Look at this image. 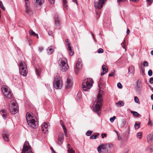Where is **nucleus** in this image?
Instances as JSON below:
<instances>
[{"mask_svg":"<svg viewBox=\"0 0 153 153\" xmlns=\"http://www.w3.org/2000/svg\"><path fill=\"white\" fill-rule=\"evenodd\" d=\"M54 51V49L53 46H50L48 47L47 49V53L48 54L50 55L53 53Z\"/></svg>","mask_w":153,"mask_h":153,"instance_id":"5701e85b","label":"nucleus"},{"mask_svg":"<svg viewBox=\"0 0 153 153\" xmlns=\"http://www.w3.org/2000/svg\"><path fill=\"white\" fill-rule=\"evenodd\" d=\"M72 85V83L71 81V79L69 78H68L66 84V88L67 89L69 88H70Z\"/></svg>","mask_w":153,"mask_h":153,"instance_id":"a211bd4d","label":"nucleus"},{"mask_svg":"<svg viewBox=\"0 0 153 153\" xmlns=\"http://www.w3.org/2000/svg\"><path fill=\"white\" fill-rule=\"evenodd\" d=\"M152 70H149V71L148 72V74L149 76H151L152 75Z\"/></svg>","mask_w":153,"mask_h":153,"instance_id":"09e8293b","label":"nucleus"},{"mask_svg":"<svg viewBox=\"0 0 153 153\" xmlns=\"http://www.w3.org/2000/svg\"><path fill=\"white\" fill-rule=\"evenodd\" d=\"M3 5L2 2L0 1V7H1V6H2Z\"/></svg>","mask_w":153,"mask_h":153,"instance_id":"e2e57ef3","label":"nucleus"},{"mask_svg":"<svg viewBox=\"0 0 153 153\" xmlns=\"http://www.w3.org/2000/svg\"><path fill=\"white\" fill-rule=\"evenodd\" d=\"M104 52V51L101 48H100L98 49L97 51V53H103Z\"/></svg>","mask_w":153,"mask_h":153,"instance_id":"37998d69","label":"nucleus"},{"mask_svg":"<svg viewBox=\"0 0 153 153\" xmlns=\"http://www.w3.org/2000/svg\"><path fill=\"white\" fill-rule=\"evenodd\" d=\"M9 109L12 114H15L18 111V107L15 100H11L9 104Z\"/></svg>","mask_w":153,"mask_h":153,"instance_id":"20e7f679","label":"nucleus"},{"mask_svg":"<svg viewBox=\"0 0 153 153\" xmlns=\"http://www.w3.org/2000/svg\"><path fill=\"white\" fill-rule=\"evenodd\" d=\"M4 140L6 141L7 142L9 140V136L8 132L4 130L2 134Z\"/></svg>","mask_w":153,"mask_h":153,"instance_id":"4468645a","label":"nucleus"},{"mask_svg":"<svg viewBox=\"0 0 153 153\" xmlns=\"http://www.w3.org/2000/svg\"><path fill=\"white\" fill-rule=\"evenodd\" d=\"M19 72H22V70H24L25 68H27V66L25 63L24 62H19Z\"/></svg>","mask_w":153,"mask_h":153,"instance_id":"2eb2a0df","label":"nucleus"},{"mask_svg":"<svg viewBox=\"0 0 153 153\" xmlns=\"http://www.w3.org/2000/svg\"><path fill=\"white\" fill-rule=\"evenodd\" d=\"M1 113H2V117L4 119H5L7 117V114L6 113L5 110L4 109L1 110Z\"/></svg>","mask_w":153,"mask_h":153,"instance_id":"c85d7f7f","label":"nucleus"},{"mask_svg":"<svg viewBox=\"0 0 153 153\" xmlns=\"http://www.w3.org/2000/svg\"><path fill=\"white\" fill-rule=\"evenodd\" d=\"M149 82L151 84L153 83V77H152L150 78Z\"/></svg>","mask_w":153,"mask_h":153,"instance_id":"8fccbe9b","label":"nucleus"},{"mask_svg":"<svg viewBox=\"0 0 153 153\" xmlns=\"http://www.w3.org/2000/svg\"><path fill=\"white\" fill-rule=\"evenodd\" d=\"M115 70H114L113 71H112L111 73H110L109 74L108 76H114V73Z\"/></svg>","mask_w":153,"mask_h":153,"instance_id":"a19ab883","label":"nucleus"},{"mask_svg":"<svg viewBox=\"0 0 153 153\" xmlns=\"http://www.w3.org/2000/svg\"><path fill=\"white\" fill-rule=\"evenodd\" d=\"M82 66V60L81 59H79L76 64L75 68V72L76 74H77L78 71L81 68Z\"/></svg>","mask_w":153,"mask_h":153,"instance_id":"1a4fd4ad","label":"nucleus"},{"mask_svg":"<svg viewBox=\"0 0 153 153\" xmlns=\"http://www.w3.org/2000/svg\"><path fill=\"white\" fill-rule=\"evenodd\" d=\"M61 125H62V127L63 130L64 131V132L65 133V134H66V128H65V127L64 125H62L61 124Z\"/></svg>","mask_w":153,"mask_h":153,"instance_id":"de8ad7c7","label":"nucleus"},{"mask_svg":"<svg viewBox=\"0 0 153 153\" xmlns=\"http://www.w3.org/2000/svg\"><path fill=\"white\" fill-rule=\"evenodd\" d=\"M151 54L152 55H153V51H151Z\"/></svg>","mask_w":153,"mask_h":153,"instance_id":"774afa93","label":"nucleus"},{"mask_svg":"<svg viewBox=\"0 0 153 153\" xmlns=\"http://www.w3.org/2000/svg\"><path fill=\"white\" fill-rule=\"evenodd\" d=\"M134 72V67L133 66H130L128 68V73L131 74L133 73Z\"/></svg>","mask_w":153,"mask_h":153,"instance_id":"412c9836","label":"nucleus"},{"mask_svg":"<svg viewBox=\"0 0 153 153\" xmlns=\"http://www.w3.org/2000/svg\"><path fill=\"white\" fill-rule=\"evenodd\" d=\"M67 62V60L65 58H60L59 60L58 64L62 71H65L68 69L69 66Z\"/></svg>","mask_w":153,"mask_h":153,"instance_id":"7ed1b4c3","label":"nucleus"},{"mask_svg":"<svg viewBox=\"0 0 153 153\" xmlns=\"http://www.w3.org/2000/svg\"><path fill=\"white\" fill-rule=\"evenodd\" d=\"M130 30H129V29H127V35H128L129 34V33H130Z\"/></svg>","mask_w":153,"mask_h":153,"instance_id":"6e6d98bb","label":"nucleus"},{"mask_svg":"<svg viewBox=\"0 0 153 153\" xmlns=\"http://www.w3.org/2000/svg\"><path fill=\"white\" fill-rule=\"evenodd\" d=\"M64 134L62 132H60L59 133L57 141V143L59 145H60L62 143L64 139Z\"/></svg>","mask_w":153,"mask_h":153,"instance_id":"f8f14e48","label":"nucleus"},{"mask_svg":"<svg viewBox=\"0 0 153 153\" xmlns=\"http://www.w3.org/2000/svg\"><path fill=\"white\" fill-rule=\"evenodd\" d=\"M52 33L51 31H49L48 32L49 35L50 36H52Z\"/></svg>","mask_w":153,"mask_h":153,"instance_id":"4d7b16f0","label":"nucleus"},{"mask_svg":"<svg viewBox=\"0 0 153 153\" xmlns=\"http://www.w3.org/2000/svg\"><path fill=\"white\" fill-rule=\"evenodd\" d=\"M102 145H101L99 146L97 148V150L99 152V153H102L101 149H102Z\"/></svg>","mask_w":153,"mask_h":153,"instance_id":"e433bc0d","label":"nucleus"},{"mask_svg":"<svg viewBox=\"0 0 153 153\" xmlns=\"http://www.w3.org/2000/svg\"><path fill=\"white\" fill-rule=\"evenodd\" d=\"M31 112H28L26 114V118L27 121L31 120L33 117V116L31 114Z\"/></svg>","mask_w":153,"mask_h":153,"instance_id":"6ab92c4d","label":"nucleus"},{"mask_svg":"<svg viewBox=\"0 0 153 153\" xmlns=\"http://www.w3.org/2000/svg\"><path fill=\"white\" fill-rule=\"evenodd\" d=\"M0 7H1L3 10H5V9L3 5H2V6H1Z\"/></svg>","mask_w":153,"mask_h":153,"instance_id":"bf43d9fd","label":"nucleus"},{"mask_svg":"<svg viewBox=\"0 0 153 153\" xmlns=\"http://www.w3.org/2000/svg\"><path fill=\"white\" fill-rule=\"evenodd\" d=\"M126 44V41L125 40H124L123 41L122 43L121 44V45L123 47V48L125 49V51H126V49L125 48V45Z\"/></svg>","mask_w":153,"mask_h":153,"instance_id":"58836bf2","label":"nucleus"},{"mask_svg":"<svg viewBox=\"0 0 153 153\" xmlns=\"http://www.w3.org/2000/svg\"><path fill=\"white\" fill-rule=\"evenodd\" d=\"M94 81L91 78H88L85 79L82 85V88L84 91H87L92 86Z\"/></svg>","mask_w":153,"mask_h":153,"instance_id":"f03ea898","label":"nucleus"},{"mask_svg":"<svg viewBox=\"0 0 153 153\" xmlns=\"http://www.w3.org/2000/svg\"><path fill=\"white\" fill-rule=\"evenodd\" d=\"M149 86L151 90L152 91H153V88L152 87L149 85Z\"/></svg>","mask_w":153,"mask_h":153,"instance_id":"13d9d810","label":"nucleus"},{"mask_svg":"<svg viewBox=\"0 0 153 153\" xmlns=\"http://www.w3.org/2000/svg\"><path fill=\"white\" fill-rule=\"evenodd\" d=\"M43 50V48L42 47H40L39 48V50L41 51Z\"/></svg>","mask_w":153,"mask_h":153,"instance_id":"680f3d73","label":"nucleus"},{"mask_svg":"<svg viewBox=\"0 0 153 153\" xmlns=\"http://www.w3.org/2000/svg\"><path fill=\"white\" fill-rule=\"evenodd\" d=\"M143 65L144 66H147V67L148 65V63L146 61H144V63H143Z\"/></svg>","mask_w":153,"mask_h":153,"instance_id":"3c124183","label":"nucleus"},{"mask_svg":"<svg viewBox=\"0 0 153 153\" xmlns=\"http://www.w3.org/2000/svg\"><path fill=\"white\" fill-rule=\"evenodd\" d=\"M36 72L38 76H39L40 75V72L41 71L40 69H38L37 68H36Z\"/></svg>","mask_w":153,"mask_h":153,"instance_id":"79ce46f5","label":"nucleus"},{"mask_svg":"<svg viewBox=\"0 0 153 153\" xmlns=\"http://www.w3.org/2000/svg\"><path fill=\"white\" fill-rule=\"evenodd\" d=\"M151 99L153 100V94H152L151 96Z\"/></svg>","mask_w":153,"mask_h":153,"instance_id":"338daca9","label":"nucleus"},{"mask_svg":"<svg viewBox=\"0 0 153 153\" xmlns=\"http://www.w3.org/2000/svg\"><path fill=\"white\" fill-rule=\"evenodd\" d=\"M131 112L134 116H138L139 115V114L137 112L131 111Z\"/></svg>","mask_w":153,"mask_h":153,"instance_id":"4c0bfd02","label":"nucleus"},{"mask_svg":"<svg viewBox=\"0 0 153 153\" xmlns=\"http://www.w3.org/2000/svg\"><path fill=\"white\" fill-rule=\"evenodd\" d=\"M98 86L99 88V93L97 96V102H94L93 104V111L98 114L100 113L101 110L102 108V102L103 101V100L102 99V95L101 94L103 91L100 89L103 87L104 86V84L100 81L98 84Z\"/></svg>","mask_w":153,"mask_h":153,"instance_id":"f257e3e1","label":"nucleus"},{"mask_svg":"<svg viewBox=\"0 0 153 153\" xmlns=\"http://www.w3.org/2000/svg\"><path fill=\"white\" fill-rule=\"evenodd\" d=\"M48 123H44L42 125V130L44 133H47L48 131Z\"/></svg>","mask_w":153,"mask_h":153,"instance_id":"ddd939ff","label":"nucleus"},{"mask_svg":"<svg viewBox=\"0 0 153 153\" xmlns=\"http://www.w3.org/2000/svg\"><path fill=\"white\" fill-rule=\"evenodd\" d=\"M102 68L103 72L105 73H107L108 72V70L107 67L105 65H103L102 66Z\"/></svg>","mask_w":153,"mask_h":153,"instance_id":"7c9ffc66","label":"nucleus"},{"mask_svg":"<svg viewBox=\"0 0 153 153\" xmlns=\"http://www.w3.org/2000/svg\"><path fill=\"white\" fill-rule=\"evenodd\" d=\"M117 86L118 88L120 89L122 88L123 87L122 85L120 82L118 83L117 84Z\"/></svg>","mask_w":153,"mask_h":153,"instance_id":"c03bdc74","label":"nucleus"},{"mask_svg":"<svg viewBox=\"0 0 153 153\" xmlns=\"http://www.w3.org/2000/svg\"><path fill=\"white\" fill-rule=\"evenodd\" d=\"M63 6L66 9H68V6L67 5V1L66 0H62Z\"/></svg>","mask_w":153,"mask_h":153,"instance_id":"c756f323","label":"nucleus"},{"mask_svg":"<svg viewBox=\"0 0 153 153\" xmlns=\"http://www.w3.org/2000/svg\"><path fill=\"white\" fill-rule=\"evenodd\" d=\"M106 0H98L97 1L94 2V6L95 8L99 10V12H97L98 15H100V10L102 7L103 4Z\"/></svg>","mask_w":153,"mask_h":153,"instance_id":"0eeeda50","label":"nucleus"},{"mask_svg":"<svg viewBox=\"0 0 153 153\" xmlns=\"http://www.w3.org/2000/svg\"><path fill=\"white\" fill-rule=\"evenodd\" d=\"M29 34L30 36H37V38H39L38 35L33 30H29Z\"/></svg>","mask_w":153,"mask_h":153,"instance_id":"a878e982","label":"nucleus"},{"mask_svg":"<svg viewBox=\"0 0 153 153\" xmlns=\"http://www.w3.org/2000/svg\"><path fill=\"white\" fill-rule=\"evenodd\" d=\"M25 2L26 12L29 15H31V11L30 7L29 1V0H25Z\"/></svg>","mask_w":153,"mask_h":153,"instance_id":"9b49d317","label":"nucleus"},{"mask_svg":"<svg viewBox=\"0 0 153 153\" xmlns=\"http://www.w3.org/2000/svg\"><path fill=\"white\" fill-rule=\"evenodd\" d=\"M104 146V144L102 145V150L105 153H108L110 151V149L106 147L105 146Z\"/></svg>","mask_w":153,"mask_h":153,"instance_id":"cd10ccee","label":"nucleus"},{"mask_svg":"<svg viewBox=\"0 0 153 153\" xmlns=\"http://www.w3.org/2000/svg\"><path fill=\"white\" fill-rule=\"evenodd\" d=\"M142 85L141 82L138 80L137 83V86L135 87V89L137 92L140 91L142 89Z\"/></svg>","mask_w":153,"mask_h":153,"instance_id":"f3484780","label":"nucleus"},{"mask_svg":"<svg viewBox=\"0 0 153 153\" xmlns=\"http://www.w3.org/2000/svg\"><path fill=\"white\" fill-rule=\"evenodd\" d=\"M54 19L56 24L57 26H59L60 24V20L58 16L57 15H56L55 16Z\"/></svg>","mask_w":153,"mask_h":153,"instance_id":"aec40b11","label":"nucleus"},{"mask_svg":"<svg viewBox=\"0 0 153 153\" xmlns=\"http://www.w3.org/2000/svg\"><path fill=\"white\" fill-rule=\"evenodd\" d=\"M116 118L115 116H114L113 117L110 118V120L111 122H113Z\"/></svg>","mask_w":153,"mask_h":153,"instance_id":"a18cd8bd","label":"nucleus"},{"mask_svg":"<svg viewBox=\"0 0 153 153\" xmlns=\"http://www.w3.org/2000/svg\"><path fill=\"white\" fill-rule=\"evenodd\" d=\"M27 123L29 126L33 128H36L38 126V123L34 119H32L30 120L27 121Z\"/></svg>","mask_w":153,"mask_h":153,"instance_id":"6e6552de","label":"nucleus"},{"mask_svg":"<svg viewBox=\"0 0 153 153\" xmlns=\"http://www.w3.org/2000/svg\"><path fill=\"white\" fill-rule=\"evenodd\" d=\"M113 145L111 143H108V144H104L103 146H105L106 147H107L108 149H110L111 148H112L113 147Z\"/></svg>","mask_w":153,"mask_h":153,"instance_id":"473e14b6","label":"nucleus"},{"mask_svg":"<svg viewBox=\"0 0 153 153\" xmlns=\"http://www.w3.org/2000/svg\"><path fill=\"white\" fill-rule=\"evenodd\" d=\"M153 138V135L152 134H149L147 137V140L148 142L151 143L152 142V138Z\"/></svg>","mask_w":153,"mask_h":153,"instance_id":"b1692460","label":"nucleus"},{"mask_svg":"<svg viewBox=\"0 0 153 153\" xmlns=\"http://www.w3.org/2000/svg\"><path fill=\"white\" fill-rule=\"evenodd\" d=\"M134 100L135 102L139 104L140 103L139 100L137 97H134Z\"/></svg>","mask_w":153,"mask_h":153,"instance_id":"f704fd0d","label":"nucleus"},{"mask_svg":"<svg viewBox=\"0 0 153 153\" xmlns=\"http://www.w3.org/2000/svg\"><path fill=\"white\" fill-rule=\"evenodd\" d=\"M62 85V80L60 77L57 76L54 79L53 82V86L56 89L61 88Z\"/></svg>","mask_w":153,"mask_h":153,"instance_id":"423d86ee","label":"nucleus"},{"mask_svg":"<svg viewBox=\"0 0 153 153\" xmlns=\"http://www.w3.org/2000/svg\"><path fill=\"white\" fill-rule=\"evenodd\" d=\"M148 150L150 152H152L153 151V149H152V148H148Z\"/></svg>","mask_w":153,"mask_h":153,"instance_id":"5fc2aeb1","label":"nucleus"},{"mask_svg":"<svg viewBox=\"0 0 153 153\" xmlns=\"http://www.w3.org/2000/svg\"><path fill=\"white\" fill-rule=\"evenodd\" d=\"M118 2H123L126 1V0H118Z\"/></svg>","mask_w":153,"mask_h":153,"instance_id":"69168bd1","label":"nucleus"},{"mask_svg":"<svg viewBox=\"0 0 153 153\" xmlns=\"http://www.w3.org/2000/svg\"><path fill=\"white\" fill-rule=\"evenodd\" d=\"M22 73L19 72L20 74L23 76H25L27 73V68H25V69H24V70H22Z\"/></svg>","mask_w":153,"mask_h":153,"instance_id":"393cba45","label":"nucleus"},{"mask_svg":"<svg viewBox=\"0 0 153 153\" xmlns=\"http://www.w3.org/2000/svg\"><path fill=\"white\" fill-rule=\"evenodd\" d=\"M1 91L4 96L6 98L11 99L13 94L9 88L6 85H4L1 87Z\"/></svg>","mask_w":153,"mask_h":153,"instance_id":"39448f33","label":"nucleus"},{"mask_svg":"<svg viewBox=\"0 0 153 153\" xmlns=\"http://www.w3.org/2000/svg\"><path fill=\"white\" fill-rule=\"evenodd\" d=\"M117 105L119 106L120 107L123 106L124 105V103L123 101H119L117 103H116Z\"/></svg>","mask_w":153,"mask_h":153,"instance_id":"2f4dec72","label":"nucleus"},{"mask_svg":"<svg viewBox=\"0 0 153 153\" xmlns=\"http://www.w3.org/2000/svg\"><path fill=\"white\" fill-rule=\"evenodd\" d=\"M31 148V147L29 145L28 141H26L24 143L21 153H26V152L30 150Z\"/></svg>","mask_w":153,"mask_h":153,"instance_id":"9d476101","label":"nucleus"},{"mask_svg":"<svg viewBox=\"0 0 153 153\" xmlns=\"http://www.w3.org/2000/svg\"><path fill=\"white\" fill-rule=\"evenodd\" d=\"M99 135L95 134L93 135H92L90 137V138L91 139H96L97 138V137Z\"/></svg>","mask_w":153,"mask_h":153,"instance_id":"ea45409f","label":"nucleus"},{"mask_svg":"<svg viewBox=\"0 0 153 153\" xmlns=\"http://www.w3.org/2000/svg\"><path fill=\"white\" fill-rule=\"evenodd\" d=\"M106 73H105V72H104L103 71V72L101 73V75L102 76L104 74H105Z\"/></svg>","mask_w":153,"mask_h":153,"instance_id":"052dcab7","label":"nucleus"},{"mask_svg":"<svg viewBox=\"0 0 153 153\" xmlns=\"http://www.w3.org/2000/svg\"><path fill=\"white\" fill-rule=\"evenodd\" d=\"M48 1L50 4H52L55 3V0H48Z\"/></svg>","mask_w":153,"mask_h":153,"instance_id":"603ef678","label":"nucleus"},{"mask_svg":"<svg viewBox=\"0 0 153 153\" xmlns=\"http://www.w3.org/2000/svg\"><path fill=\"white\" fill-rule=\"evenodd\" d=\"M102 138H103L105 137L106 136V134L105 133L102 134L101 135Z\"/></svg>","mask_w":153,"mask_h":153,"instance_id":"864d4df0","label":"nucleus"},{"mask_svg":"<svg viewBox=\"0 0 153 153\" xmlns=\"http://www.w3.org/2000/svg\"><path fill=\"white\" fill-rule=\"evenodd\" d=\"M66 42L67 43V45L68 46V50L70 52V56H72L74 54V53L72 51V49L71 46V44L70 43L68 42V39H66Z\"/></svg>","mask_w":153,"mask_h":153,"instance_id":"dca6fc26","label":"nucleus"},{"mask_svg":"<svg viewBox=\"0 0 153 153\" xmlns=\"http://www.w3.org/2000/svg\"><path fill=\"white\" fill-rule=\"evenodd\" d=\"M142 134L141 132H138L137 134V137L139 139H141L142 138Z\"/></svg>","mask_w":153,"mask_h":153,"instance_id":"72a5a7b5","label":"nucleus"},{"mask_svg":"<svg viewBox=\"0 0 153 153\" xmlns=\"http://www.w3.org/2000/svg\"><path fill=\"white\" fill-rule=\"evenodd\" d=\"M92 133V131H88L86 133V135L87 136H90L91 135Z\"/></svg>","mask_w":153,"mask_h":153,"instance_id":"49530a36","label":"nucleus"},{"mask_svg":"<svg viewBox=\"0 0 153 153\" xmlns=\"http://www.w3.org/2000/svg\"><path fill=\"white\" fill-rule=\"evenodd\" d=\"M3 5L2 2L0 1V7H1V6H2Z\"/></svg>","mask_w":153,"mask_h":153,"instance_id":"0e129e2a","label":"nucleus"},{"mask_svg":"<svg viewBox=\"0 0 153 153\" xmlns=\"http://www.w3.org/2000/svg\"><path fill=\"white\" fill-rule=\"evenodd\" d=\"M140 123H138L137 122H136L134 125V127L136 129H138L140 127Z\"/></svg>","mask_w":153,"mask_h":153,"instance_id":"c9c22d12","label":"nucleus"},{"mask_svg":"<svg viewBox=\"0 0 153 153\" xmlns=\"http://www.w3.org/2000/svg\"><path fill=\"white\" fill-rule=\"evenodd\" d=\"M36 5L41 6L44 2V0H36Z\"/></svg>","mask_w":153,"mask_h":153,"instance_id":"bb28decb","label":"nucleus"},{"mask_svg":"<svg viewBox=\"0 0 153 153\" xmlns=\"http://www.w3.org/2000/svg\"><path fill=\"white\" fill-rule=\"evenodd\" d=\"M70 145L68 144L67 145V148L68 153H75V151L70 146Z\"/></svg>","mask_w":153,"mask_h":153,"instance_id":"4be33fe9","label":"nucleus"}]
</instances>
